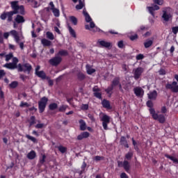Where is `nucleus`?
<instances>
[{
    "instance_id": "15",
    "label": "nucleus",
    "mask_w": 178,
    "mask_h": 178,
    "mask_svg": "<svg viewBox=\"0 0 178 178\" xmlns=\"http://www.w3.org/2000/svg\"><path fill=\"white\" fill-rule=\"evenodd\" d=\"M134 92L136 97H139V98H143L144 95V90L140 87H136L134 89Z\"/></svg>"
},
{
    "instance_id": "32",
    "label": "nucleus",
    "mask_w": 178,
    "mask_h": 178,
    "mask_svg": "<svg viewBox=\"0 0 178 178\" xmlns=\"http://www.w3.org/2000/svg\"><path fill=\"white\" fill-rule=\"evenodd\" d=\"M86 70L88 74H92V73H95V69L90 67L88 65H86Z\"/></svg>"
},
{
    "instance_id": "39",
    "label": "nucleus",
    "mask_w": 178,
    "mask_h": 178,
    "mask_svg": "<svg viewBox=\"0 0 178 178\" xmlns=\"http://www.w3.org/2000/svg\"><path fill=\"white\" fill-rule=\"evenodd\" d=\"M86 168H87V163L85 161H83L81 167V170L79 172V175H83L84 170H86Z\"/></svg>"
},
{
    "instance_id": "24",
    "label": "nucleus",
    "mask_w": 178,
    "mask_h": 178,
    "mask_svg": "<svg viewBox=\"0 0 178 178\" xmlns=\"http://www.w3.org/2000/svg\"><path fill=\"white\" fill-rule=\"evenodd\" d=\"M37 156V154L34 150L31 151L29 153L27 154V158L28 159L33 160Z\"/></svg>"
},
{
    "instance_id": "4",
    "label": "nucleus",
    "mask_w": 178,
    "mask_h": 178,
    "mask_svg": "<svg viewBox=\"0 0 178 178\" xmlns=\"http://www.w3.org/2000/svg\"><path fill=\"white\" fill-rule=\"evenodd\" d=\"M33 70V66H31V64L29 63H19L17 65V71L18 72H24V73H27L28 74H30V72Z\"/></svg>"
},
{
    "instance_id": "30",
    "label": "nucleus",
    "mask_w": 178,
    "mask_h": 178,
    "mask_svg": "<svg viewBox=\"0 0 178 178\" xmlns=\"http://www.w3.org/2000/svg\"><path fill=\"white\" fill-rule=\"evenodd\" d=\"M67 29L69 30V33H70V35H72V37H73L74 38H76V31H74V29H73V28H72V26H70V25L67 26Z\"/></svg>"
},
{
    "instance_id": "10",
    "label": "nucleus",
    "mask_w": 178,
    "mask_h": 178,
    "mask_svg": "<svg viewBox=\"0 0 178 178\" xmlns=\"http://www.w3.org/2000/svg\"><path fill=\"white\" fill-rule=\"evenodd\" d=\"M101 120L102 121V126L104 130H108V124L111 123V117L106 114H104L101 118Z\"/></svg>"
},
{
    "instance_id": "1",
    "label": "nucleus",
    "mask_w": 178,
    "mask_h": 178,
    "mask_svg": "<svg viewBox=\"0 0 178 178\" xmlns=\"http://www.w3.org/2000/svg\"><path fill=\"white\" fill-rule=\"evenodd\" d=\"M83 15L85 16L86 22L87 23H90V25H85L86 30H90L93 33L102 31L99 28H98V26H95L94 22H92V19H91V17L90 16V15H88V13H87L86 10H83Z\"/></svg>"
},
{
    "instance_id": "27",
    "label": "nucleus",
    "mask_w": 178,
    "mask_h": 178,
    "mask_svg": "<svg viewBox=\"0 0 178 178\" xmlns=\"http://www.w3.org/2000/svg\"><path fill=\"white\" fill-rule=\"evenodd\" d=\"M165 158L170 159V161H172L173 163H176L177 165H178V159L176 157L170 156L169 154H165Z\"/></svg>"
},
{
    "instance_id": "55",
    "label": "nucleus",
    "mask_w": 178,
    "mask_h": 178,
    "mask_svg": "<svg viewBox=\"0 0 178 178\" xmlns=\"http://www.w3.org/2000/svg\"><path fill=\"white\" fill-rule=\"evenodd\" d=\"M172 32L173 33V34H177L178 33V26H174L172 28Z\"/></svg>"
},
{
    "instance_id": "61",
    "label": "nucleus",
    "mask_w": 178,
    "mask_h": 178,
    "mask_svg": "<svg viewBox=\"0 0 178 178\" xmlns=\"http://www.w3.org/2000/svg\"><path fill=\"white\" fill-rule=\"evenodd\" d=\"M81 109L82 111H87L88 109V104H82Z\"/></svg>"
},
{
    "instance_id": "34",
    "label": "nucleus",
    "mask_w": 178,
    "mask_h": 178,
    "mask_svg": "<svg viewBox=\"0 0 178 178\" xmlns=\"http://www.w3.org/2000/svg\"><path fill=\"white\" fill-rule=\"evenodd\" d=\"M51 10H52L55 17H59L60 16L59 9L53 8H51Z\"/></svg>"
},
{
    "instance_id": "31",
    "label": "nucleus",
    "mask_w": 178,
    "mask_h": 178,
    "mask_svg": "<svg viewBox=\"0 0 178 178\" xmlns=\"http://www.w3.org/2000/svg\"><path fill=\"white\" fill-rule=\"evenodd\" d=\"M69 55V53L66 50H60L58 53L57 54L58 56H67Z\"/></svg>"
},
{
    "instance_id": "23",
    "label": "nucleus",
    "mask_w": 178,
    "mask_h": 178,
    "mask_svg": "<svg viewBox=\"0 0 178 178\" xmlns=\"http://www.w3.org/2000/svg\"><path fill=\"white\" fill-rule=\"evenodd\" d=\"M120 144L121 145H124L125 148H129V143H127V140H126V137L122 136L120 138Z\"/></svg>"
},
{
    "instance_id": "19",
    "label": "nucleus",
    "mask_w": 178,
    "mask_h": 178,
    "mask_svg": "<svg viewBox=\"0 0 178 178\" xmlns=\"http://www.w3.org/2000/svg\"><path fill=\"white\" fill-rule=\"evenodd\" d=\"M88 137H90V133L85 131L77 136V140H83V138H88Z\"/></svg>"
},
{
    "instance_id": "56",
    "label": "nucleus",
    "mask_w": 178,
    "mask_h": 178,
    "mask_svg": "<svg viewBox=\"0 0 178 178\" xmlns=\"http://www.w3.org/2000/svg\"><path fill=\"white\" fill-rule=\"evenodd\" d=\"M129 38L131 41H134V40H137V38H138V35H137V34H135V35H131Z\"/></svg>"
},
{
    "instance_id": "28",
    "label": "nucleus",
    "mask_w": 178,
    "mask_h": 178,
    "mask_svg": "<svg viewBox=\"0 0 178 178\" xmlns=\"http://www.w3.org/2000/svg\"><path fill=\"white\" fill-rule=\"evenodd\" d=\"M120 83V78L115 77L113 79L111 86L113 87H116V86H119Z\"/></svg>"
},
{
    "instance_id": "51",
    "label": "nucleus",
    "mask_w": 178,
    "mask_h": 178,
    "mask_svg": "<svg viewBox=\"0 0 178 178\" xmlns=\"http://www.w3.org/2000/svg\"><path fill=\"white\" fill-rule=\"evenodd\" d=\"M19 106H20L21 108H24V106H26V108H29V106H30V104H29V103H27V102H22L21 104H20V105H19Z\"/></svg>"
},
{
    "instance_id": "59",
    "label": "nucleus",
    "mask_w": 178,
    "mask_h": 178,
    "mask_svg": "<svg viewBox=\"0 0 178 178\" xmlns=\"http://www.w3.org/2000/svg\"><path fill=\"white\" fill-rule=\"evenodd\" d=\"M147 106H148V108H152V106H154V104L151 100L147 101Z\"/></svg>"
},
{
    "instance_id": "62",
    "label": "nucleus",
    "mask_w": 178,
    "mask_h": 178,
    "mask_svg": "<svg viewBox=\"0 0 178 178\" xmlns=\"http://www.w3.org/2000/svg\"><path fill=\"white\" fill-rule=\"evenodd\" d=\"M6 74V73H5V71L3 70H0V80L1 79H2V77H3V76H5Z\"/></svg>"
},
{
    "instance_id": "22",
    "label": "nucleus",
    "mask_w": 178,
    "mask_h": 178,
    "mask_svg": "<svg viewBox=\"0 0 178 178\" xmlns=\"http://www.w3.org/2000/svg\"><path fill=\"white\" fill-rule=\"evenodd\" d=\"M153 44H154V38H152V40L147 39L144 42V47L145 48H149V47H152Z\"/></svg>"
},
{
    "instance_id": "52",
    "label": "nucleus",
    "mask_w": 178,
    "mask_h": 178,
    "mask_svg": "<svg viewBox=\"0 0 178 178\" xmlns=\"http://www.w3.org/2000/svg\"><path fill=\"white\" fill-rule=\"evenodd\" d=\"M136 58V60H142V59H144V54H138Z\"/></svg>"
},
{
    "instance_id": "6",
    "label": "nucleus",
    "mask_w": 178,
    "mask_h": 178,
    "mask_svg": "<svg viewBox=\"0 0 178 178\" xmlns=\"http://www.w3.org/2000/svg\"><path fill=\"white\" fill-rule=\"evenodd\" d=\"M149 113L152 114V116L154 120H158L159 123H163L165 122L166 118H165V115L163 114H159L155 113V109L151 108H149Z\"/></svg>"
},
{
    "instance_id": "7",
    "label": "nucleus",
    "mask_w": 178,
    "mask_h": 178,
    "mask_svg": "<svg viewBox=\"0 0 178 178\" xmlns=\"http://www.w3.org/2000/svg\"><path fill=\"white\" fill-rule=\"evenodd\" d=\"M13 15H15L13 11L4 12L1 15L0 19L1 20H6L7 19V22H10L13 20Z\"/></svg>"
},
{
    "instance_id": "47",
    "label": "nucleus",
    "mask_w": 178,
    "mask_h": 178,
    "mask_svg": "<svg viewBox=\"0 0 178 178\" xmlns=\"http://www.w3.org/2000/svg\"><path fill=\"white\" fill-rule=\"evenodd\" d=\"M26 138H28V140H31V141H33V143H35L37 141V139L30 135H26Z\"/></svg>"
},
{
    "instance_id": "38",
    "label": "nucleus",
    "mask_w": 178,
    "mask_h": 178,
    "mask_svg": "<svg viewBox=\"0 0 178 178\" xmlns=\"http://www.w3.org/2000/svg\"><path fill=\"white\" fill-rule=\"evenodd\" d=\"M79 3L76 6V9L77 10H80V9H83L84 7V3H83V1L81 0H79Z\"/></svg>"
},
{
    "instance_id": "48",
    "label": "nucleus",
    "mask_w": 178,
    "mask_h": 178,
    "mask_svg": "<svg viewBox=\"0 0 178 178\" xmlns=\"http://www.w3.org/2000/svg\"><path fill=\"white\" fill-rule=\"evenodd\" d=\"M31 2H32V6L33 8H38V6H40L38 2H37L35 0H31Z\"/></svg>"
},
{
    "instance_id": "3",
    "label": "nucleus",
    "mask_w": 178,
    "mask_h": 178,
    "mask_svg": "<svg viewBox=\"0 0 178 178\" xmlns=\"http://www.w3.org/2000/svg\"><path fill=\"white\" fill-rule=\"evenodd\" d=\"M11 8L15 15H17V13H19V15H24V6H19V2L12 1Z\"/></svg>"
},
{
    "instance_id": "45",
    "label": "nucleus",
    "mask_w": 178,
    "mask_h": 178,
    "mask_svg": "<svg viewBox=\"0 0 178 178\" xmlns=\"http://www.w3.org/2000/svg\"><path fill=\"white\" fill-rule=\"evenodd\" d=\"M29 124H30V126H33V124H35V116L31 117Z\"/></svg>"
},
{
    "instance_id": "26",
    "label": "nucleus",
    "mask_w": 178,
    "mask_h": 178,
    "mask_svg": "<svg viewBox=\"0 0 178 178\" xmlns=\"http://www.w3.org/2000/svg\"><path fill=\"white\" fill-rule=\"evenodd\" d=\"M102 105L103 106V108H106L107 109H111V103H109V101L106 99H104L102 102Z\"/></svg>"
},
{
    "instance_id": "40",
    "label": "nucleus",
    "mask_w": 178,
    "mask_h": 178,
    "mask_svg": "<svg viewBox=\"0 0 178 178\" xmlns=\"http://www.w3.org/2000/svg\"><path fill=\"white\" fill-rule=\"evenodd\" d=\"M49 108L50 111H55L58 108V104L56 103L50 104Z\"/></svg>"
},
{
    "instance_id": "17",
    "label": "nucleus",
    "mask_w": 178,
    "mask_h": 178,
    "mask_svg": "<svg viewBox=\"0 0 178 178\" xmlns=\"http://www.w3.org/2000/svg\"><path fill=\"white\" fill-rule=\"evenodd\" d=\"M98 42L103 48H111L112 47V43L105 40H99Z\"/></svg>"
},
{
    "instance_id": "44",
    "label": "nucleus",
    "mask_w": 178,
    "mask_h": 178,
    "mask_svg": "<svg viewBox=\"0 0 178 178\" xmlns=\"http://www.w3.org/2000/svg\"><path fill=\"white\" fill-rule=\"evenodd\" d=\"M18 84L19 83H17V81H13L11 83H10L9 86L10 87V88H16Z\"/></svg>"
},
{
    "instance_id": "20",
    "label": "nucleus",
    "mask_w": 178,
    "mask_h": 178,
    "mask_svg": "<svg viewBox=\"0 0 178 178\" xmlns=\"http://www.w3.org/2000/svg\"><path fill=\"white\" fill-rule=\"evenodd\" d=\"M3 67H6V69H9L10 70H15V69H17V66L15 65L12 63H6L3 65Z\"/></svg>"
},
{
    "instance_id": "25",
    "label": "nucleus",
    "mask_w": 178,
    "mask_h": 178,
    "mask_svg": "<svg viewBox=\"0 0 178 178\" xmlns=\"http://www.w3.org/2000/svg\"><path fill=\"white\" fill-rule=\"evenodd\" d=\"M41 42L43 45V47H51L52 42L50 40H48L47 39H42Z\"/></svg>"
},
{
    "instance_id": "9",
    "label": "nucleus",
    "mask_w": 178,
    "mask_h": 178,
    "mask_svg": "<svg viewBox=\"0 0 178 178\" xmlns=\"http://www.w3.org/2000/svg\"><path fill=\"white\" fill-rule=\"evenodd\" d=\"M47 104H48V98L45 97H42L40 101L38 102V108L40 113H42V112L45 111Z\"/></svg>"
},
{
    "instance_id": "46",
    "label": "nucleus",
    "mask_w": 178,
    "mask_h": 178,
    "mask_svg": "<svg viewBox=\"0 0 178 178\" xmlns=\"http://www.w3.org/2000/svg\"><path fill=\"white\" fill-rule=\"evenodd\" d=\"M66 109H67V106L63 105V106L59 107L58 111L59 112H65V111H66Z\"/></svg>"
},
{
    "instance_id": "42",
    "label": "nucleus",
    "mask_w": 178,
    "mask_h": 178,
    "mask_svg": "<svg viewBox=\"0 0 178 178\" xmlns=\"http://www.w3.org/2000/svg\"><path fill=\"white\" fill-rule=\"evenodd\" d=\"M12 58H13V53H10L7 55L6 54V62H9L10 60V59H12Z\"/></svg>"
},
{
    "instance_id": "57",
    "label": "nucleus",
    "mask_w": 178,
    "mask_h": 178,
    "mask_svg": "<svg viewBox=\"0 0 178 178\" xmlns=\"http://www.w3.org/2000/svg\"><path fill=\"white\" fill-rule=\"evenodd\" d=\"M19 78L21 79V80H22V81H24L25 80H27V79H29V76L24 74H20Z\"/></svg>"
},
{
    "instance_id": "21",
    "label": "nucleus",
    "mask_w": 178,
    "mask_h": 178,
    "mask_svg": "<svg viewBox=\"0 0 178 178\" xmlns=\"http://www.w3.org/2000/svg\"><path fill=\"white\" fill-rule=\"evenodd\" d=\"M149 99H156V97L158 96V93L156 90H153L147 94Z\"/></svg>"
},
{
    "instance_id": "33",
    "label": "nucleus",
    "mask_w": 178,
    "mask_h": 178,
    "mask_svg": "<svg viewBox=\"0 0 178 178\" xmlns=\"http://www.w3.org/2000/svg\"><path fill=\"white\" fill-rule=\"evenodd\" d=\"M133 155H134L133 152H129L127 154H125V160L131 161V158H133Z\"/></svg>"
},
{
    "instance_id": "18",
    "label": "nucleus",
    "mask_w": 178,
    "mask_h": 178,
    "mask_svg": "<svg viewBox=\"0 0 178 178\" xmlns=\"http://www.w3.org/2000/svg\"><path fill=\"white\" fill-rule=\"evenodd\" d=\"M15 22L17 24H20L22 23H24V22H26V19H24V17H23L20 15H17L16 16V17L15 18Z\"/></svg>"
},
{
    "instance_id": "43",
    "label": "nucleus",
    "mask_w": 178,
    "mask_h": 178,
    "mask_svg": "<svg viewBox=\"0 0 178 178\" xmlns=\"http://www.w3.org/2000/svg\"><path fill=\"white\" fill-rule=\"evenodd\" d=\"M58 151H60V152H61V154H65V152H66L67 151V148L63 147V146H59L58 147Z\"/></svg>"
},
{
    "instance_id": "58",
    "label": "nucleus",
    "mask_w": 178,
    "mask_h": 178,
    "mask_svg": "<svg viewBox=\"0 0 178 178\" xmlns=\"http://www.w3.org/2000/svg\"><path fill=\"white\" fill-rule=\"evenodd\" d=\"M10 34L12 35V33H10V32H6L3 33V38L6 39V40H8V38H9V35Z\"/></svg>"
},
{
    "instance_id": "37",
    "label": "nucleus",
    "mask_w": 178,
    "mask_h": 178,
    "mask_svg": "<svg viewBox=\"0 0 178 178\" xmlns=\"http://www.w3.org/2000/svg\"><path fill=\"white\" fill-rule=\"evenodd\" d=\"M70 20L74 24V26H77V18L74 16L70 17Z\"/></svg>"
},
{
    "instance_id": "64",
    "label": "nucleus",
    "mask_w": 178,
    "mask_h": 178,
    "mask_svg": "<svg viewBox=\"0 0 178 178\" xmlns=\"http://www.w3.org/2000/svg\"><path fill=\"white\" fill-rule=\"evenodd\" d=\"M44 124H37L35 125L36 129H42L44 127Z\"/></svg>"
},
{
    "instance_id": "63",
    "label": "nucleus",
    "mask_w": 178,
    "mask_h": 178,
    "mask_svg": "<svg viewBox=\"0 0 178 178\" xmlns=\"http://www.w3.org/2000/svg\"><path fill=\"white\" fill-rule=\"evenodd\" d=\"M120 178H129V175L126 172H122L120 174Z\"/></svg>"
},
{
    "instance_id": "36",
    "label": "nucleus",
    "mask_w": 178,
    "mask_h": 178,
    "mask_svg": "<svg viewBox=\"0 0 178 178\" xmlns=\"http://www.w3.org/2000/svg\"><path fill=\"white\" fill-rule=\"evenodd\" d=\"M46 35H47V38H48L49 40H51V41L55 39V37L54 36V33H52L51 32H49V31L47 32Z\"/></svg>"
},
{
    "instance_id": "29",
    "label": "nucleus",
    "mask_w": 178,
    "mask_h": 178,
    "mask_svg": "<svg viewBox=\"0 0 178 178\" xmlns=\"http://www.w3.org/2000/svg\"><path fill=\"white\" fill-rule=\"evenodd\" d=\"M79 124H80L81 130H82V131H84V130L87 129V125L86 124V122L83 120H80Z\"/></svg>"
},
{
    "instance_id": "11",
    "label": "nucleus",
    "mask_w": 178,
    "mask_h": 178,
    "mask_svg": "<svg viewBox=\"0 0 178 178\" xmlns=\"http://www.w3.org/2000/svg\"><path fill=\"white\" fill-rule=\"evenodd\" d=\"M133 73H134V79H135L136 80H138V79L141 77V74L144 73V68L139 67L136 69H134L133 70Z\"/></svg>"
},
{
    "instance_id": "14",
    "label": "nucleus",
    "mask_w": 178,
    "mask_h": 178,
    "mask_svg": "<svg viewBox=\"0 0 178 178\" xmlns=\"http://www.w3.org/2000/svg\"><path fill=\"white\" fill-rule=\"evenodd\" d=\"M93 95L99 99H102V93H101V89L98 86H95L92 88Z\"/></svg>"
},
{
    "instance_id": "2",
    "label": "nucleus",
    "mask_w": 178,
    "mask_h": 178,
    "mask_svg": "<svg viewBox=\"0 0 178 178\" xmlns=\"http://www.w3.org/2000/svg\"><path fill=\"white\" fill-rule=\"evenodd\" d=\"M163 15L161 19L163 20V23H167V22H170V19L172 17V8L167 7L163 8Z\"/></svg>"
},
{
    "instance_id": "5",
    "label": "nucleus",
    "mask_w": 178,
    "mask_h": 178,
    "mask_svg": "<svg viewBox=\"0 0 178 178\" xmlns=\"http://www.w3.org/2000/svg\"><path fill=\"white\" fill-rule=\"evenodd\" d=\"M10 34L13 37L16 44L19 45V47L22 50L24 49V42H21L22 38L19 36V33L15 30L10 31Z\"/></svg>"
},
{
    "instance_id": "8",
    "label": "nucleus",
    "mask_w": 178,
    "mask_h": 178,
    "mask_svg": "<svg viewBox=\"0 0 178 178\" xmlns=\"http://www.w3.org/2000/svg\"><path fill=\"white\" fill-rule=\"evenodd\" d=\"M118 168H123L127 173L130 172V168H131L130 163L127 160H124V161H118Z\"/></svg>"
},
{
    "instance_id": "16",
    "label": "nucleus",
    "mask_w": 178,
    "mask_h": 178,
    "mask_svg": "<svg viewBox=\"0 0 178 178\" xmlns=\"http://www.w3.org/2000/svg\"><path fill=\"white\" fill-rule=\"evenodd\" d=\"M147 9L150 15H152L153 17H155V14L154 12H155V10H159V7L157 5H154L153 6L147 7Z\"/></svg>"
},
{
    "instance_id": "60",
    "label": "nucleus",
    "mask_w": 178,
    "mask_h": 178,
    "mask_svg": "<svg viewBox=\"0 0 178 178\" xmlns=\"http://www.w3.org/2000/svg\"><path fill=\"white\" fill-rule=\"evenodd\" d=\"M8 48L13 49V51H16V46H15V44H9Z\"/></svg>"
},
{
    "instance_id": "49",
    "label": "nucleus",
    "mask_w": 178,
    "mask_h": 178,
    "mask_svg": "<svg viewBox=\"0 0 178 178\" xmlns=\"http://www.w3.org/2000/svg\"><path fill=\"white\" fill-rule=\"evenodd\" d=\"M13 63L15 66H17V63H19V59H17L16 57L13 58V63Z\"/></svg>"
},
{
    "instance_id": "12",
    "label": "nucleus",
    "mask_w": 178,
    "mask_h": 178,
    "mask_svg": "<svg viewBox=\"0 0 178 178\" xmlns=\"http://www.w3.org/2000/svg\"><path fill=\"white\" fill-rule=\"evenodd\" d=\"M165 88H167V90H171L172 92H178L177 82L173 81L172 83H167Z\"/></svg>"
},
{
    "instance_id": "13",
    "label": "nucleus",
    "mask_w": 178,
    "mask_h": 178,
    "mask_svg": "<svg viewBox=\"0 0 178 178\" xmlns=\"http://www.w3.org/2000/svg\"><path fill=\"white\" fill-rule=\"evenodd\" d=\"M49 62L51 66H58V65L62 62V58L56 54V56L50 59Z\"/></svg>"
},
{
    "instance_id": "54",
    "label": "nucleus",
    "mask_w": 178,
    "mask_h": 178,
    "mask_svg": "<svg viewBox=\"0 0 178 178\" xmlns=\"http://www.w3.org/2000/svg\"><path fill=\"white\" fill-rule=\"evenodd\" d=\"M47 158V156L45 154H43L42 157L40 159V163H44L45 162V159Z\"/></svg>"
},
{
    "instance_id": "50",
    "label": "nucleus",
    "mask_w": 178,
    "mask_h": 178,
    "mask_svg": "<svg viewBox=\"0 0 178 178\" xmlns=\"http://www.w3.org/2000/svg\"><path fill=\"white\" fill-rule=\"evenodd\" d=\"M78 79H79V80H84V79H86V76L83 73H79Z\"/></svg>"
},
{
    "instance_id": "35",
    "label": "nucleus",
    "mask_w": 178,
    "mask_h": 178,
    "mask_svg": "<svg viewBox=\"0 0 178 178\" xmlns=\"http://www.w3.org/2000/svg\"><path fill=\"white\" fill-rule=\"evenodd\" d=\"M35 74L38 77H40V79H45L46 77L45 72H44V71H39L36 72Z\"/></svg>"
},
{
    "instance_id": "53",
    "label": "nucleus",
    "mask_w": 178,
    "mask_h": 178,
    "mask_svg": "<svg viewBox=\"0 0 178 178\" xmlns=\"http://www.w3.org/2000/svg\"><path fill=\"white\" fill-rule=\"evenodd\" d=\"M156 5H163V0H153Z\"/></svg>"
},
{
    "instance_id": "41",
    "label": "nucleus",
    "mask_w": 178,
    "mask_h": 178,
    "mask_svg": "<svg viewBox=\"0 0 178 178\" xmlns=\"http://www.w3.org/2000/svg\"><path fill=\"white\" fill-rule=\"evenodd\" d=\"M113 90V87L112 85L111 86H109L108 88H107V89L105 90L107 94H109L110 97H111V95H112V93H111V92H112Z\"/></svg>"
}]
</instances>
